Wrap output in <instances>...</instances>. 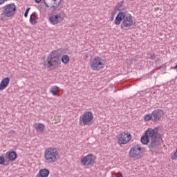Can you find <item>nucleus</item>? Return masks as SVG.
<instances>
[{"label": "nucleus", "mask_w": 177, "mask_h": 177, "mask_svg": "<svg viewBox=\"0 0 177 177\" xmlns=\"http://www.w3.org/2000/svg\"><path fill=\"white\" fill-rule=\"evenodd\" d=\"M152 115L153 117V122H158V121H161L164 118L165 112L162 109H155L152 112Z\"/></svg>", "instance_id": "nucleus-12"}, {"label": "nucleus", "mask_w": 177, "mask_h": 177, "mask_svg": "<svg viewBox=\"0 0 177 177\" xmlns=\"http://www.w3.org/2000/svg\"><path fill=\"white\" fill-rule=\"evenodd\" d=\"M8 158L10 161H15L17 158V153L16 151H10L8 153Z\"/></svg>", "instance_id": "nucleus-20"}, {"label": "nucleus", "mask_w": 177, "mask_h": 177, "mask_svg": "<svg viewBox=\"0 0 177 177\" xmlns=\"http://www.w3.org/2000/svg\"><path fill=\"white\" fill-rule=\"evenodd\" d=\"M48 64L50 68L60 67L62 63L59 61V52L55 50L51 53L50 57L48 59Z\"/></svg>", "instance_id": "nucleus-9"}, {"label": "nucleus", "mask_w": 177, "mask_h": 177, "mask_svg": "<svg viewBox=\"0 0 177 177\" xmlns=\"http://www.w3.org/2000/svg\"><path fill=\"white\" fill-rule=\"evenodd\" d=\"M30 9H31L30 8H28L26 9V12L24 13V17H28V12H30Z\"/></svg>", "instance_id": "nucleus-26"}, {"label": "nucleus", "mask_w": 177, "mask_h": 177, "mask_svg": "<svg viewBox=\"0 0 177 177\" xmlns=\"http://www.w3.org/2000/svg\"><path fill=\"white\" fill-rule=\"evenodd\" d=\"M121 7H122V3H118L116 6L117 9H120Z\"/></svg>", "instance_id": "nucleus-30"}, {"label": "nucleus", "mask_w": 177, "mask_h": 177, "mask_svg": "<svg viewBox=\"0 0 177 177\" xmlns=\"http://www.w3.org/2000/svg\"><path fill=\"white\" fill-rule=\"evenodd\" d=\"M104 64H106V61L99 56L94 57L89 62L90 68L93 71H100V70H103L104 68Z\"/></svg>", "instance_id": "nucleus-3"}, {"label": "nucleus", "mask_w": 177, "mask_h": 177, "mask_svg": "<svg viewBox=\"0 0 177 177\" xmlns=\"http://www.w3.org/2000/svg\"><path fill=\"white\" fill-rule=\"evenodd\" d=\"M132 140V135L129 131H122L117 137V142L119 146L128 145Z\"/></svg>", "instance_id": "nucleus-8"}, {"label": "nucleus", "mask_w": 177, "mask_h": 177, "mask_svg": "<svg viewBox=\"0 0 177 177\" xmlns=\"http://www.w3.org/2000/svg\"><path fill=\"white\" fill-rule=\"evenodd\" d=\"M80 164L82 167H93L96 164V156L93 153H88L80 158Z\"/></svg>", "instance_id": "nucleus-7"}, {"label": "nucleus", "mask_w": 177, "mask_h": 177, "mask_svg": "<svg viewBox=\"0 0 177 177\" xmlns=\"http://www.w3.org/2000/svg\"><path fill=\"white\" fill-rule=\"evenodd\" d=\"M115 177H124V176H123L122 174H121V173H116V174H115Z\"/></svg>", "instance_id": "nucleus-28"}, {"label": "nucleus", "mask_w": 177, "mask_h": 177, "mask_svg": "<svg viewBox=\"0 0 177 177\" xmlns=\"http://www.w3.org/2000/svg\"><path fill=\"white\" fill-rule=\"evenodd\" d=\"M59 158V151L56 148H48L46 151V159L49 162H55Z\"/></svg>", "instance_id": "nucleus-10"}, {"label": "nucleus", "mask_w": 177, "mask_h": 177, "mask_svg": "<svg viewBox=\"0 0 177 177\" xmlns=\"http://www.w3.org/2000/svg\"><path fill=\"white\" fill-rule=\"evenodd\" d=\"M114 24L116 26H120L121 24V30H131V28H133V26L136 24L133 17L131 15V14L127 15L124 12H120L117 15L114 20Z\"/></svg>", "instance_id": "nucleus-1"}, {"label": "nucleus", "mask_w": 177, "mask_h": 177, "mask_svg": "<svg viewBox=\"0 0 177 177\" xmlns=\"http://www.w3.org/2000/svg\"><path fill=\"white\" fill-rule=\"evenodd\" d=\"M16 10H17V9L15 3L6 4L3 6V12L0 15V20H1V21H6L9 20V19H12V17H14L15 15H16Z\"/></svg>", "instance_id": "nucleus-2"}, {"label": "nucleus", "mask_w": 177, "mask_h": 177, "mask_svg": "<svg viewBox=\"0 0 177 177\" xmlns=\"http://www.w3.org/2000/svg\"><path fill=\"white\" fill-rule=\"evenodd\" d=\"M174 70H176L177 68V65H176L174 67L172 68Z\"/></svg>", "instance_id": "nucleus-34"}, {"label": "nucleus", "mask_w": 177, "mask_h": 177, "mask_svg": "<svg viewBox=\"0 0 177 177\" xmlns=\"http://www.w3.org/2000/svg\"><path fill=\"white\" fill-rule=\"evenodd\" d=\"M111 20H114V16H115V10L111 12Z\"/></svg>", "instance_id": "nucleus-25"}, {"label": "nucleus", "mask_w": 177, "mask_h": 177, "mask_svg": "<svg viewBox=\"0 0 177 177\" xmlns=\"http://www.w3.org/2000/svg\"><path fill=\"white\" fill-rule=\"evenodd\" d=\"M140 142L142 145H149V143H151V140H150L148 136L145 133L140 138Z\"/></svg>", "instance_id": "nucleus-16"}, {"label": "nucleus", "mask_w": 177, "mask_h": 177, "mask_svg": "<svg viewBox=\"0 0 177 177\" xmlns=\"http://www.w3.org/2000/svg\"><path fill=\"white\" fill-rule=\"evenodd\" d=\"M35 1L36 2V3H39V2H41V0H35Z\"/></svg>", "instance_id": "nucleus-33"}, {"label": "nucleus", "mask_w": 177, "mask_h": 177, "mask_svg": "<svg viewBox=\"0 0 177 177\" xmlns=\"http://www.w3.org/2000/svg\"><path fill=\"white\" fill-rule=\"evenodd\" d=\"M66 18V14L64 12H57L55 14L52 15L49 17V21L53 26H56V24H59V23H62L63 20Z\"/></svg>", "instance_id": "nucleus-11"}, {"label": "nucleus", "mask_w": 177, "mask_h": 177, "mask_svg": "<svg viewBox=\"0 0 177 177\" xmlns=\"http://www.w3.org/2000/svg\"><path fill=\"white\" fill-rule=\"evenodd\" d=\"M20 177H23V176H20Z\"/></svg>", "instance_id": "nucleus-35"}, {"label": "nucleus", "mask_w": 177, "mask_h": 177, "mask_svg": "<svg viewBox=\"0 0 177 177\" xmlns=\"http://www.w3.org/2000/svg\"><path fill=\"white\" fill-rule=\"evenodd\" d=\"M94 121L95 115L91 111L84 112V113L80 117V122L84 127H91V125L93 124Z\"/></svg>", "instance_id": "nucleus-6"}, {"label": "nucleus", "mask_w": 177, "mask_h": 177, "mask_svg": "<svg viewBox=\"0 0 177 177\" xmlns=\"http://www.w3.org/2000/svg\"><path fill=\"white\" fill-rule=\"evenodd\" d=\"M62 121V115H56L55 116V124H59Z\"/></svg>", "instance_id": "nucleus-22"}, {"label": "nucleus", "mask_w": 177, "mask_h": 177, "mask_svg": "<svg viewBox=\"0 0 177 177\" xmlns=\"http://www.w3.org/2000/svg\"><path fill=\"white\" fill-rule=\"evenodd\" d=\"M9 0H0V5H3L5 2H8Z\"/></svg>", "instance_id": "nucleus-31"}, {"label": "nucleus", "mask_w": 177, "mask_h": 177, "mask_svg": "<svg viewBox=\"0 0 177 177\" xmlns=\"http://www.w3.org/2000/svg\"><path fill=\"white\" fill-rule=\"evenodd\" d=\"M34 128L36 129L37 132L41 133L44 132V129H45V126L41 123H36L34 124Z\"/></svg>", "instance_id": "nucleus-18"}, {"label": "nucleus", "mask_w": 177, "mask_h": 177, "mask_svg": "<svg viewBox=\"0 0 177 177\" xmlns=\"http://www.w3.org/2000/svg\"><path fill=\"white\" fill-rule=\"evenodd\" d=\"M49 176V170L45 169V177Z\"/></svg>", "instance_id": "nucleus-29"}, {"label": "nucleus", "mask_w": 177, "mask_h": 177, "mask_svg": "<svg viewBox=\"0 0 177 177\" xmlns=\"http://www.w3.org/2000/svg\"><path fill=\"white\" fill-rule=\"evenodd\" d=\"M63 0H46L45 5L49 9H57L59 6H62Z\"/></svg>", "instance_id": "nucleus-13"}, {"label": "nucleus", "mask_w": 177, "mask_h": 177, "mask_svg": "<svg viewBox=\"0 0 177 177\" xmlns=\"http://www.w3.org/2000/svg\"><path fill=\"white\" fill-rule=\"evenodd\" d=\"M60 87L57 86H53L50 88V92L53 96H60Z\"/></svg>", "instance_id": "nucleus-15"}, {"label": "nucleus", "mask_w": 177, "mask_h": 177, "mask_svg": "<svg viewBox=\"0 0 177 177\" xmlns=\"http://www.w3.org/2000/svg\"><path fill=\"white\" fill-rule=\"evenodd\" d=\"M150 58L151 59V60H154V59H156V54L155 53H151L150 54Z\"/></svg>", "instance_id": "nucleus-27"}, {"label": "nucleus", "mask_w": 177, "mask_h": 177, "mask_svg": "<svg viewBox=\"0 0 177 177\" xmlns=\"http://www.w3.org/2000/svg\"><path fill=\"white\" fill-rule=\"evenodd\" d=\"M9 84H10V77H3L0 82V91L6 89L9 86Z\"/></svg>", "instance_id": "nucleus-14"}, {"label": "nucleus", "mask_w": 177, "mask_h": 177, "mask_svg": "<svg viewBox=\"0 0 177 177\" xmlns=\"http://www.w3.org/2000/svg\"><path fill=\"white\" fill-rule=\"evenodd\" d=\"M145 153V148L142 147L140 145L133 146L129 151V158L131 160L136 161V160H140Z\"/></svg>", "instance_id": "nucleus-4"}, {"label": "nucleus", "mask_w": 177, "mask_h": 177, "mask_svg": "<svg viewBox=\"0 0 177 177\" xmlns=\"http://www.w3.org/2000/svg\"><path fill=\"white\" fill-rule=\"evenodd\" d=\"M36 177H45V169H41Z\"/></svg>", "instance_id": "nucleus-23"}, {"label": "nucleus", "mask_w": 177, "mask_h": 177, "mask_svg": "<svg viewBox=\"0 0 177 177\" xmlns=\"http://www.w3.org/2000/svg\"><path fill=\"white\" fill-rule=\"evenodd\" d=\"M151 120H153V112L151 113H147L145 115L144 121L145 122H149V121H151Z\"/></svg>", "instance_id": "nucleus-21"}, {"label": "nucleus", "mask_w": 177, "mask_h": 177, "mask_svg": "<svg viewBox=\"0 0 177 177\" xmlns=\"http://www.w3.org/2000/svg\"><path fill=\"white\" fill-rule=\"evenodd\" d=\"M61 62L62 63H63V64H68V63H70V57L67 55H62L61 58Z\"/></svg>", "instance_id": "nucleus-19"}, {"label": "nucleus", "mask_w": 177, "mask_h": 177, "mask_svg": "<svg viewBox=\"0 0 177 177\" xmlns=\"http://www.w3.org/2000/svg\"><path fill=\"white\" fill-rule=\"evenodd\" d=\"M0 165H5V157L0 156Z\"/></svg>", "instance_id": "nucleus-24"}, {"label": "nucleus", "mask_w": 177, "mask_h": 177, "mask_svg": "<svg viewBox=\"0 0 177 177\" xmlns=\"http://www.w3.org/2000/svg\"><path fill=\"white\" fill-rule=\"evenodd\" d=\"M145 133L148 136L151 140V146H156L161 140V136L158 133V130L157 129L149 128L147 129Z\"/></svg>", "instance_id": "nucleus-5"}, {"label": "nucleus", "mask_w": 177, "mask_h": 177, "mask_svg": "<svg viewBox=\"0 0 177 177\" xmlns=\"http://www.w3.org/2000/svg\"><path fill=\"white\" fill-rule=\"evenodd\" d=\"M29 21L30 24H32V26H35V24H37V12H34L30 15Z\"/></svg>", "instance_id": "nucleus-17"}, {"label": "nucleus", "mask_w": 177, "mask_h": 177, "mask_svg": "<svg viewBox=\"0 0 177 177\" xmlns=\"http://www.w3.org/2000/svg\"><path fill=\"white\" fill-rule=\"evenodd\" d=\"M86 59H88V55H85L84 56V60H86Z\"/></svg>", "instance_id": "nucleus-32"}]
</instances>
